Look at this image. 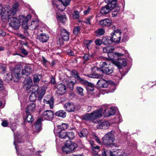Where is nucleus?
Returning a JSON list of instances; mask_svg holds the SVG:
<instances>
[{"mask_svg":"<svg viewBox=\"0 0 156 156\" xmlns=\"http://www.w3.org/2000/svg\"><path fill=\"white\" fill-rule=\"evenodd\" d=\"M102 139L103 144L106 146H108V148L117 147V145L116 144L114 143H112L114 141L110 140L108 139H107V140H106V139L104 137Z\"/></svg>","mask_w":156,"mask_h":156,"instance_id":"2eb2a0df","label":"nucleus"},{"mask_svg":"<svg viewBox=\"0 0 156 156\" xmlns=\"http://www.w3.org/2000/svg\"><path fill=\"white\" fill-rule=\"evenodd\" d=\"M39 25V21L37 20H33L30 25H28L29 28L30 30L36 29Z\"/></svg>","mask_w":156,"mask_h":156,"instance_id":"412c9836","label":"nucleus"},{"mask_svg":"<svg viewBox=\"0 0 156 156\" xmlns=\"http://www.w3.org/2000/svg\"><path fill=\"white\" fill-rule=\"evenodd\" d=\"M110 82V81H106L103 79H101L98 81L97 84L99 87L106 88L108 86Z\"/></svg>","mask_w":156,"mask_h":156,"instance_id":"ddd939ff","label":"nucleus"},{"mask_svg":"<svg viewBox=\"0 0 156 156\" xmlns=\"http://www.w3.org/2000/svg\"><path fill=\"white\" fill-rule=\"evenodd\" d=\"M58 1L61 2L65 6H66L69 5L71 0H58Z\"/></svg>","mask_w":156,"mask_h":156,"instance_id":"3c124183","label":"nucleus"},{"mask_svg":"<svg viewBox=\"0 0 156 156\" xmlns=\"http://www.w3.org/2000/svg\"><path fill=\"white\" fill-rule=\"evenodd\" d=\"M62 150L63 152L68 154L71 152L70 150L67 145V143L64 145L62 147Z\"/></svg>","mask_w":156,"mask_h":156,"instance_id":"49530a36","label":"nucleus"},{"mask_svg":"<svg viewBox=\"0 0 156 156\" xmlns=\"http://www.w3.org/2000/svg\"><path fill=\"white\" fill-rule=\"evenodd\" d=\"M61 35L63 40L68 41L69 39V33L66 29H63L60 30Z\"/></svg>","mask_w":156,"mask_h":156,"instance_id":"4468645a","label":"nucleus"},{"mask_svg":"<svg viewBox=\"0 0 156 156\" xmlns=\"http://www.w3.org/2000/svg\"><path fill=\"white\" fill-rule=\"evenodd\" d=\"M93 17L90 16L86 19L84 22L87 24L91 25L93 20Z\"/></svg>","mask_w":156,"mask_h":156,"instance_id":"864d4df0","label":"nucleus"},{"mask_svg":"<svg viewBox=\"0 0 156 156\" xmlns=\"http://www.w3.org/2000/svg\"><path fill=\"white\" fill-rule=\"evenodd\" d=\"M72 76L79 81L81 83L84 80L83 78H81L78 75V73L76 70H73L71 73Z\"/></svg>","mask_w":156,"mask_h":156,"instance_id":"c85d7f7f","label":"nucleus"},{"mask_svg":"<svg viewBox=\"0 0 156 156\" xmlns=\"http://www.w3.org/2000/svg\"><path fill=\"white\" fill-rule=\"evenodd\" d=\"M55 115L58 116L65 118L66 116V113L64 111L60 110L55 112Z\"/></svg>","mask_w":156,"mask_h":156,"instance_id":"ea45409f","label":"nucleus"},{"mask_svg":"<svg viewBox=\"0 0 156 156\" xmlns=\"http://www.w3.org/2000/svg\"><path fill=\"white\" fill-rule=\"evenodd\" d=\"M121 33L119 29H117L114 30L113 32L111 34V37H110L112 42L118 43L121 39Z\"/></svg>","mask_w":156,"mask_h":156,"instance_id":"0eeeda50","label":"nucleus"},{"mask_svg":"<svg viewBox=\"0 0 156 156\" xmlns=\"http://www.w3.org/2000/svg\"><path fill=\"white\" fill-rule=\"evenodd\" d=\"M43 101L44 103L49 105L50 108L52 109L53 108L54 99L52 97H51L48 100L44 99Z\"/></svg>","mask_w":156,"mask_h":156,"instance_id":"c9c22d12","label":"nucleus"},{"mask_svg":"<svg viewBox=\"0 0 156 156\" xmlns=\"http://www.w3.org/2000/svg\"><path fill=\"white\" fill-rule=\"evenodd\" d=\"M38 39L42 42H46L49 39V37L45 34H41L37 36Z\"/></svg>","mask_w":156,"mask_h":156,"instance_id":"5701e85b","label":"nucleus"},{"mask_svg":"<svg viewBox=\"0 0 156 156\" xmlns=\"http://www.w3.org/2000/svg\"><path fill=\"white\" fill-rule=\"evenodd\" d=\"M36 105L35 103H30L26 108V113L28 114L34 111L35 109Z\"/></svg>","mask_w":156,"mask_h":156,"instance_id":"a878e982","label":"nucleus"},{"mask_svg":"<svg viewBox=\"0 0 156 156\" xmlns=\"http://www.w3.org/2000/svg\"><path fill=\"white\" fill-rule=\"evenodd\" d=\"M9 7H5L0 10V15L1 16L2 19L5 20L6 19L8 12L9 11Z\"/></svg>","mask_w":156,"mask_h":156,"instance_id":"6ab92c4d","label":"nucleus"},{"mask_svg":"<svg viewBox=\"0 0 156 156\" xmlns=\"http://www.w3.org/2000/svg\"><path fill=\"white\" fill-rule=\"evenodd\" d=\"M109 63L108 62L107 63L105 62H101L100 63L99 66L100 69L104 73L110 74L112 73L113 69L112 68L110 69V65Z\"/></svg>","mask_w":156,"mask_h":156,"instance_id":"20e7f679","label":"nucleus"},{"mask_svg":"<svg viewBox=\"0 0 156 156\" xmlns=\"http://www.w3.org/2000/svg\"><path fill=\"white\" fill-rule=\"evenodd\" d=\"M115 132L114 131H112L106 133L103 137L106 139V140H107V139H108L110 140L114 141L115 140Z\"/></svg>","mask_w":156,"mask_h":156,"instance_id":"393cba45","label":"nucleus"},{"mask_svg":"<svg viewBox=\"0 0 156 156\" xmlns=\"http://www.w3.org/2000/svg\"><path fill=\"white\" fill-rule=\"evenodd\" d=\"M117 59L118 61H113L112 63L116 66L119 70H120L122 68V66H126V59L124 58L121 59L120 58H118Z\"/></svg>","mask_w":156,"mask_h":156,"instance_id":"9d476101","label":"nucleus"},{"mask_svg":"<svg viewBox=\"0 0 156 156\" xmlns=\"http://www.w3.org/2000/svg\"><path fill=\"white\" fill-rule=\"evenodd\" d=\"M33 79L34 83L35 84H37L40 80L38 76L37 75H34Z\"/></svg>","mask_w":156,"mask_h":156,"instance_id":"6e6d98bb","label":"nucleus"},{"mask_svg":"<svg viewBox=\"0 0 156 156\" xmlns=\"http://www.w3.org/2000/svg\"><path fill=\"white\" fill-rule=\"evenodd\" d=\"M24 83L27 90L29 89H34V86H32V80L30 77H27L26 78L24 81Z\"/></svg>","mask_w":156,"mask_h":156,"instance_id":"f8f14e48","label":"nucleus"},{"mask_svg":"<svg viewBox=\"0 0 156 156\" xmlns=\"http://www.w3.org/2000/svg\"><path fill=\"white\" fill-rule=\"evenodd\" d=\"M57 93L60 95L64 94L66 92V88L65 85L62 83L58 84L57 86Z\"/></svg>","mask_w":156,"mask_h":156,"instance_id":"9b49d317","label":"nucleus"},{"mask_svg":"<svg viewBox=\"0 0 156 156\" xmlns=\"http://www.w3.org/2000/svg\"><path fill=\"white\" fill-rule=\"evenodd\" d=\"M52 3L53 5V7L55 8L56 12H62L63 9H60V6L58 5V2L56 1V0H53Z\"/></svg>","mask_w":156,"mask_h":156,"instance_id":"f704fd0d","label":"nucleus"},{"mask_svg":"<svg viewBox=\"0 0 156 156\" xmlns=\"http://www.w3.org/2000/svg\"><path fill=\"white\" fill-rule=\"evenodd\" d=\"M105 33V30L102 29H98L95 32V34L98 36H100L103 35Z\"/></svg>","mask_w":156,"mask_h":156,"instance_id":"a19ab883","label":"nucleus"},{"mask_svg":"<svg viewBox=\"0 0 156 156\" xmlns=\"http://www.w3.org/2000/svg\"><path fill=\"white\" fill-rule=\"evenodd\" d=\"M91 148L93 151L96 152H98L100 151V147L98 146L95 145V144L92 146Z\"/></svg>","mask_w":156,"mask_h":156,"instance_id":"052dcab7","label":"nucleus"},{"mask_svg":"<svg viewBox=\"0 0 156 156\" xmlns=\"http://www.w3.org/2000/svg\"><path fill=\"white\" fill-rule=\"evenodd\" d=\"M17 69L20 70V73L21 74V76L24 75L27 76L32 72V69L29 66H26L24 69L22 70L20 68H17Z\"/></svg>","mask_w":156,"mask_h":156,"instance_id":"f3484780","label":"nucleus"},{"mask_svg":"<svg viewBox=\"0 0 156 156\" xmlns=\"http://www.w3.org/2000/svg\"><path fill=\"white\" fill-rule=\"evenodd\" d=\"M120 8L119 7H117L116 9H114L112 12V16L113 17L116 16L119 13Z\"/></svg>","mask_w":156,"mask_h":156,"instance_id":"de8ad7c7","label":"nucleus"},{"mask_svg":"<svg viewBox=\"0 0 156 156\" xmlns=\"http://www.w3.org/2000/svg\"><path fill=\"white\" fill-rule=\"evenodd\" d=\"M112 23L111 20L108 19L101 20L99 22L100 25L103 27H109L111 25Z\"/></svg>","mask_w":156,"mask_h":156,"instance_id":"4be33fe9","label":"nucleus"},{"mask_svg":"<svg viewBox=\"0 0 156 156\" xmlns=\"http://www.w3.org/2000/svg\"><path fill=\"white\" fill-rule=\"evenodd\" d=\"M42 62L44 66H45L48 61L44 57H42Z\"/></svg>","mask_w":156,"mask_h":156,"instance_id":"69168bd1","label":"nucleus"},{"mask_svg":"<svg viewBox=\"0 0 156 156\" xmlns=\"http://www.w3.org/2000/svg\"><path fill=\"white\" fill-rule=\"evenodd\" d=\"M34 120V118L30 113L27 114L25 121H27V122L31 123L33 122Z\"/></svg>","mask_w":156,"mask_h":156,"instance_id":"58836bf2","label":"nucleus"},{"mask_svg":"<svg viewBox=\"0 0 156 156\" xmlns=\"http://www.w3.org/2000/svg\"><path fill=\"white\" fill-rule=\"evenodd\" d=\"M84 75L89 78H99L102 77L101 75H98L97 73H94L90 74H84Z\"/></svg>","mask_w":156,"mask_h":156,"instance_id":"4c0bfd02","label":"nucleus"},{"mask_svg":"<svg viewBox=\"0 0 156 156\" xmlns=\"http://www.w3.org/2000/svg\"><path fill=\"white\" fill-rule=\"evenodd\" d=\"M75 137V134L73 132H67V138L72 140Z\"/></svg>","mask_w":156,"mask_h":156,"instance_id":"c03bdc74","label":"nucleus"},{"mask_svg":"<svg viewBox=\"0 0 156 156\" xmlns=\"http://www.w3.org/2000/svg\"><path fill=\"white\" fill-rule=\"evenodd\" d=\"M20 49L22 53L25 55H27L28 54L27 51L24 48L20 47Z\"/></svg>","mask_w":156,"mask_h":156,"instance_id":"680f3d73","label":"nucleus"},{"mask_svg":"<svg viewBox=\"0 0 156 156\" xmlns=\"http://www.w3.org/2000/svg\"><path fill=\"white\" fill-rule=\"evenodd\" d=\"M43 120L41 118H39L35 124V127L36 129L35 131L39 132L41 130V122Z\"/></svg>","mask_w":156,"mask_h":156,"instance_id":"c756f323","label":"nucleus"},{"mask_svg":"<svg viewBox=\"0 0 156 156\" xmlns=\"http://www.w3.org/2000/svg\"><path fill=\"white\" fill-rule=\"evenodd\" d=\"M103 49L104 53H108V56H109V55L112 54V52L114 50L111 46L104 47Z\"/></svg>","mask_w":156,"mask_h":156,"instance_id":"72a5a7b5","label":"nucleus"},{"mask_svg":"<svg viewBox=\"0 0 156 156\" xmlns=\"http://www.w3.org/2000/svg\"><path fill=\"white\" fill-rule=\"evenodd\" d=\"M66 51L68 54L69 55L73 56L74 55V52L70 49H68Z\"/></svg>","mask_w":156,"mask_h":156,"instance_id":"e2e57ef3","label":"nucleus"},{"mask_svg":"<svg viewBox=\"0 0 156 156\" xmlns=\"http://www.w3.org/2000/svg\"><path fill=\"white\" fill-rule=\"evenodd\" d=\"M106 147L104 149L103 152H102V156H115L116 154V151H112L110 149H108Z\"/></svg>","mask_w":156,"mask_h":156,"instance_id":"dca6fc26","label":"nucleus"},{"mask_svg":"<svg viewBox=\"0 0 156 156\" xmlns=\"http://www.w3.org/2000/svg\"><path fill=\"white\" fill-rule=\"evenodd\" d=\"M20 70L17 69L15 68L12 72L11 75L9 73L6 74V78L7 80H10L13 79V80L16 79L18 80L21 76V75L20 73Z\"/></svg>","mask_w":156,"mask_h":156,"instance_id":"39448f33","label":"nucleus"},{"mask_svg":"<svg viewBox=\"0 0 156 156\" xmlns=\"http://www.w3.org/2000/svg\"><path fill=\"white\" fill-rule=\"evenodd\" d=\"M79 12L77 11H75L73 13V17L74 19H76L79 17Z\"/></svg>","mask_w":156,"mask_h":156,"instance_id":"bf43d9fd","label":"nucleus"},{"mask_svg":"<svg viewBox=\"0 0 156 156\" xmlns=\"http://www.w3.org/2000/svg\"><path fill=\"white\" fill-rule=\"evenodd\" d=\"M56 18L58 20L59 22L64 23L65 22L66 20V18L65 15L58 14L57 13Z\"/></svg>","mask_w":156,"mask_h":156,"instance_id":"473e14b6","label":"nucleus"},{"mask_svg":"<svg viewBox=\"0 0 156 156\" xmlns=\"http://www.w3.org/2000/svg\"><path fill=\"white\" fill-rule=\"evenodd\" d=\"M103 44L105 45H110L112 44V41L109 37H104L102 39Z\"/></svg>","mask_w":156,"mask_h":156,"instance_id":"7c9ffc66","label":"nucleus"},{"mask_svg":"<svg viewBox=\"0 0 156 156\" xmlns=\"http://www.w3.org/2000/svg\"><path fill=\"white\" fill-rule=\"evenodd\" d=\"M19 5L18 3L15 4L13 5L12 8V10H10V7L9 6H7L6 7H9V11L8 12V15L12 16L17 12Z\"/></svg>","mask_w":156,"mask_h":156,"instance_id":"aec40b11","label":"nucleus"},{"mask_svg":"<svg viewBox=\"0 0 156 156\" xmlns=\"http://www.w3.org/2000/svg\"><path fill=\"white\" fill-rule=\"evenodd\" d=\"M55 134L56 137H58L61 139H66L67 132H66L63 130H60V131L57 132L55 133Z\"/></svg>","mask_w":156,"mask_h":156,"instance_id":"b1692460","label":"nucleus"},{"mask_svg":"<svg viewBox=\"0 0 156 156\" xmlns=\"http://www.w3.org/2000/svg\"><path fill=\"white\" fill-rule=\"evenodd\" d=\"M11 16V15H8V13L7 17H6V19H7L8 22H9V26L14 29H18L20 26L19 19L13 17H10Z\"/></svg>","mask_w":156,"mask_h":156,"instance_id":"7ed1b4c3","label":"nucleus"},{"mask_svg":"<svg viewBox=\"0 0 156 156\" xmlns=\"http://www.w3.org/2000/svg\"><path fill=\"white\" fill-rule=\"evenodd\" d=\"M4 89L2 81L0 79V90H2Z\"/></svg>","mask_w":156,"mask_h":156,"instance_id":"0e129e2a","label":"nucleus"},{"mask_svg":"<svg viewBox=\"0 0 156 156\" xmlns=\"http://www.w3.org/2000/svg\"><path fill=\"white\" fill-rule=\"evenodd\" d=\"M64 108L69 112H73L74 111L75 106L72 103L68 102L65 103L64 105Z\"/></svg>","mask_w":156,"mask_h":156,"instance_id":"a211bd4d","label":"nucleus"},{"mask_svg":"<svg viewBox=\"0 0 156 156\" xmlns=\"http://www.w3.org/2000/svg\"><path fill=\"white\" fill-rule=\"evenodd\" d=\"M94 42L97 45L100 46L102 43H103L102 40H101L100 39H96L95 40Z\"/></svg>","mask_w":156,"mask_h":156,"instance_id":"13d9d810","label":"nucleus"},{"mask_svg":"<svg viewBox=\"0 0 156 156\" xmlns=\"http://www.w3.org/2000/svg\"><path fill=\"white\" fill-rule=\"evenodd\" d=\"M110 126L109 122L106 121L101 123L100 124L98 125L97 127L98 129H105L108 128Z\"/></svg>","mask_w":156,"mask_h":156,"instance_id":"bb28decb","label":"nucleus"},{"mask_svg":"<svg viewBox=\"0 0 156 156\" xmlns=\"http://www.w3.org/2000/svg\"><path fill=\"white\" fill-rule=\"evenodd\" d=\"M103 108H101L102 111L104 110L103 114L105 117H108L115 114V110L113 108H109L106 106H104Z\"/></svg>","mask_w":156,"mask_h":156,"instance_id":"6e6552de","label":"nucleus"},{"mask_svg":"<svg viewBox=\"0 0 156 156\" xmlns=\"http://www.w3.org/2000/svg\"><path fill=\"white\" fill-rule=\"evenodd\" d=\"M28 21V19L25 18L22 22V26L25 29H27L28 27V25H27Z\"/></svg>","mask_w":156,"mask_h":156,"instance_id":"8fccbe9b","label":"nucleus"},{"mask_svg":"<svg viewBox=\"0 0 156 156\" xmlns=\"http://www.w3.org/2000/svg\"><path fill=\"white\" fill-rule=\"evenodd\" d=\"M118 154L116 156H127V154L121 150H117L116 151V154Z\"/></svg>","mask_w":156,"mask_h":156,"instance_id":"37998d69","label":"nucleus"},{"mask_svg":"<svg viewBox=\"0 0 156 156\" xmlns=\"http://www.w3.org/2000/svg\"><path fill=\"white\" fill-rule=\"evenodd\" d=\"M69 126V125L67 123H62V125L59 126L58 127L62 130H64L67 129Z\"/></svg>","mask_w":156,"mask_h":156,"instance_id":"5fc2aeb1","label":"nucleus"},{"mask_svg":"<svg viewBox=\"0 0 156 156\" xmlns=\"http://www.w3.org/2000/svg\"><path fill=\"white\" fill-rule=\"evenodd\" d=\"M45 92L44 89L39 88L37 86H35L34 89H33V92L29 97L30 101L34 102L36 99V97L38 98V99H41L44 96Z\"/></svg>","mask_w":156,"mask_h":156,"instance_id":"f03ea898","label":"nucleus"},{"mask_svg":"<svg viewBox=\"0 0 156 156\" xmlns=\"http://www.w3.org/2000/svg\"><path fill=\"white\" fill-rule=\"evenodd\" d=\"M2 125L3 127H6L8 125V123L6 121H2Z\"/></svg>","mask_w":156,"mask_h":156,"instance_id":"774afa93","label":"nucleus"},{"mask_svg":"<svg viewBox=\"0 0 156 156\" xmlns=\"http://www.w3.org/2000/svg\"><path fill=\"white\" fill-rule=\"evenodd\" d=\"M54 116V113L50 110H46L41 115L42 120H51Z\"/></svg>","mask_w":156,"mask_h":156,"instance_id":"1a4fd4ad","label":"nucleus"},{"mask_svg":"<svg viewBox=\"0 0 156 156\" xmlns=\"http://www.w3.org/2000/svg\"><path fill=\"white\" fill-rule=\"evenodd\" d=\"M102 109L97 110L91 114L87 113L82 116L83 119L86 121H91L93 122L98 124L100 120L98 119L102 116Z\"/></svg>","mask_w":156,"mask_h":156,"instance_id":"f257e3e1","label":"nucleus"},{"mask_svg":"<svg viewBox=\"0 0 156 156\" xmlns=\"http://www.w3.org/2000/svg\"><path fill=\"white\" fill-rule=\"evenodd\" d=\"M93 41L92 40H85L84 41V44H85L86 47L88 49H89V48H90V44Z\"/></svg>","mask_w":156,"mask_h":156,"instance_id":"603ef678","label":"nucleus"},{"mask_svg":"<svg viewBox=\"0 0 156 156\" xmlns=\"http://www.w3.org/2000/svg\"><path fill=\"white\" fill-rule=\"evenodd\" d=\"M117 2V0H112L110 3L108 4L111 10L113 8L116 7Z\"/></svg>","mask_w":156,"mask_h":156,"instance_id":"79ce46f5","label":"nucleus"},{"mask_svg":"<svg viewBox=\"0 0 156 156\" xmlns=\"http://www.w3.org/2000/svg\"><path fill=\"white\" fill-rule=\"evenodd\" d=\"M67 145L70 150L71 152L74 151L77 147V145L76 144L70 140L68 141L67 143Z\"/></svg>","mask_w":156,"mask_h":156,"instance_id":"cd10ccee","label":"nucleus"},{"mask_svg":"<svg viewBox=\"0 0 156 156\" xmlns=\"http://www.w3.org/2000/svg\"><path fill=\"white\" fill-rule=\"evenodd\" d=\"M51 82L52 84H56L55 79L53 77L51 78Z\"/></svg>","mask_w":156,"mask_h":156,"instance_id":"338daca9","label":"nucleus"},{"mask_svg":"<svg viewBox=\"0 0 156 156\" xmlns=\"http://www.w3.org/2000/svg\"><path fill=\"white\" fill-rule=\"evenodd\" d=\"M77 92L81 96H83V89L82 88L80 87H76Z\"/></svg>","mask_w":156,"mask_h":156,"instance_id":"09e8293b","label":"nucleus"},{"mask_svg":"<svg viewBox=\"0 0 156 156\" xmlns=\"http://www.w3.org/2000/svg\"><path fill=\"white\" fill-rule=\"evenodd\" d=\"M112 55H113V56H117L119 57L120 56H122L124 54H121V53H119L118 52H115V53H114V54H113L112 52V54L109 55V56H108V57H109V58L112 60L114 58L113 57H112Z\"/></svg>","mask_w":156,"mask_h":156,"instance_id":"a18cd8bd","label":"nucleus"},{"mask_svg":"<svg viewBox=\"0 0 156 156\" xmlns=\"http://www.w3.org/2000/svg\"><path fill=\"white\" fill-rule=\"evenodd\" d=\"M80 27H76L74 28L73 33L75 35L77 34L80 32Z\"/></svg>","mask_w":156,"mask_h":156,"instance_id":"4d7b16f0","label":"nucleus"},{"mask_svg":"<svg viewBox=\"0 0 156 156\" xmlns=\"http://www.w3.org/2000/svg\"><path fill=\"white\" fill-rule=\"evenodd\" d=\"M111 10L109 5H107L105 6L102 8L100 12L101 14H106L109 12Z\"/></svg>","mask_w":156,"mask_h":156,"instance_id":"2f4dec72","label":"nucleus"},{"mask_svg":"<svg viewBox=\"0 0 156 156\" xmlns=\"http://www.w3.org/2000/svg\"><path fill=\"white\" fill-rule=\"evenodd\" d=\"M81 83L86 86V88L88 93L92 95H94V94L97 95V94L94 91V85L92 83L84 80Z\"/></svg>","mask_w":156,"mask_h":156,"instance_id":"423d86ee","label":"nucleus"},{"mask_svg":"<svg viewBox=\"0 0 156 156\" xmlns=\"http://www.w3.org/2000/svg\"><path fill=\"white\" fill-rule=\"evenodd\" d=\"M88 134L87 130L86 129H84L79 133V135L81 137H86Z\"/></svg>","mask_w":156,"mask_h":156,"instance_id":"e433bc0d","label":"nucleus"}]
</instances>
